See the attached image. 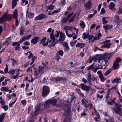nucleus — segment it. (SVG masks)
I'll list each match as a JSON object with an SVG mask.
<instances>
[{"mask_svg":"<svg viewBox=\"0 0 122 122\" xmlns=\"http://www.w3.org/2000/svg\"><path fill=\"white\" fill-rule=\"evenodd\" d=\"M80 86L81 87V88L83 90H85L87 92H89L90 91V87H89L83 84H81Z\"/></svg>","mask_w":122,"mask_h":122,"instance_id":"nucleus-13","label":"nucleus"},{"mask_svg":"<svg viewBox=\"0 0 122 122\" xmlns=\"http://www.w3.org/2000/svg\"><path fill=\"white\" fill-rule=\"evenodd\" d=\"M2 107L3 108L5 111H6L8 109V106L5 105Z\"/></svg>","mask_w":122,"mask_h":122,"instance_id":"nucleus-48","label":"nucleus"},{"mask_svg":"<svg viewBox=\"0 0 122 122\" xmlns=\"http://www.w3.org/2000/svg\"><path fill=\"white\" fill-rule=\"evenodd\" d=\"M8 80L7 79H5V80L1 84V85L2 86H6L7 85V81H8Z\"/></svg>","mask_w":122,"mask_h":122,"instance_id":"nucleus-47","label":"nucleus"},{"mask_svg":"<svg viewBox=\"0 0 122 122\" xmlns=\"http://www.w3.org/2000/svg\"><path fill=\"white\" fill-rule=\"evenodd\" d=\"M39 111V109H37L35 111V112H32V116H36V115L38 113L37 112Z\"/></svg>","mask_w":122,"mask_h":122,"instance_id":"nucleus-52","label":"nucleus"},{"mask_svg":"<svg viewBox=\"0 0 122 122\" xmlns=\"http://www.w3.org/2000/svg\"><path fill=\"white\" fill-rule=\"evenodd\" d=\"M46 17L45 15L42 14H41L36 16L35 18V20H42L43 18Z\"/></svg>","mask_w":122,"mask_h":122,"instance_id":"nucleus-15","label":"nucleus"},{"mask_svg":"<svg viewBox=\"0 0 122 122\" xmlns=\"http://www.w3.org/2000/svg\"><path fill=\"white\" fill-rule=\"evenodd\" d=\"M105 12V10L103 8H102L101 10V14H104Z\"/></svg>","mask_w":122,"mask_h":122,"instance_id":"nucleus-56","label":"nucleus"},{"mask_svg":"<svg viewBox=\"0 0 122 122\" xmlns=\"http://www.w3.org/2000/svg\"><path fill=\"white\" fill-rule=\"evenodd\" d=\"M93 77H94V76L89 74L87 75V77L86 78L88 83L90 85H92L91 81L92 80V79L93 78Z\"/></svg>","mask_w":122,"mask_h":122,"instance_id":"nucleus-17","label":"nucleus"},{"mask_svg":"<svg viewBox=\"0 0 122 122\" xmlns=\"http://www.w3.org/2000/svg\"><path fill=\"white\" fill-rule=\"evenodd\" d=\"M115 107L117 110H115V112L117 114H120V113H121L122 112V110L121 109V105L116 104Z\"/></svg>","mask_w":122,"mask_h":122,"instance_id":"nucleus-9","label":"nucleus"},{"mask_svg":"<svg viewBox=\"0 0 122 122\" xmlns=\"http://www.w3.org/2000/svg\"><path fill=\"white\" fill-rule=\"evenodd\" d=\"M17 99V98H16V100L14 102H13L12 103H10L9 104V107H11L12 105L14 104L16 102Z\"/></svg>","mask_w":122,"mask_h":122,"instance_id":"nucleus-55","label":"nucleus"},{"mask_svg":"<svg viewBox=\"0 0 122 122\" xmlns=\"http://www.w3.org/2000/svg\"><path fill=\"white\" fill-rule=\"evenodd\" d=\"M102 67L101 65H98V66L95 67L94 68L92 69V71L96 73L97 70L99 69H102Z\"/></svg>","mask_w":122,"mask_h":122,"instance_id":"nucleus-19","label":"nucleus"},{"mask_svg":"<svg viewBox=\"0 0 122 122\" xmlns=\"http://www.w3.org/2000/svg\"><path fill=\"white\" fill-rule=\"evenodd\" d=\"M105 18L103 17L102 18V20L103 22V24H106L107 23L108 21L106 20V18Z\"/></svg>","mask_w":122,"mask_h":122,"instance_id":"nucleus-46","label":"nucleus"},{"mask_svg":"<svg viewBox=\"0 0 122 122\" xmlns=\"http://www.w3.org/2000/svg\"><path fill=\"white\" fill-rule=\"evenodd\" d=\"M80 25L82 29H84L85 28L84 23L83 21H81L80 23Z\"/></svg>","mask_w":122,"mask_h":122,"instance_id":"nucleus-42","label":"nucleus"},{"mask_svg":"<svg viewBox=\"0 0 122 122\" xmlns=\"http://www.w3.org/2000/svg\"><path fill=\"white\" fill-rule=\"evenodd\" d=\"M94 113L97 116V117L95 118V119L96 120V121H97V119L99 118V113L97 111L95 110H94Z\"/></svg>","mask_w":122,"mask_h":122,"instance_id":"nucleus-38","label":"nucleus"},{"mask_svg":"<svg viewBox=\"0 0 122 122\" xmlns=\"http://www.w3.org/2000/svg\"><path fill=\"white\" fill-rule=\"evenodd\" d=\"M97 74L99 75V77L102 81L104 82L106 80V78L104 77L103 76L101 71H98L97 72Z\"/></svg>","mask_w":122,"mask_h":122,"instance_id":"nucleus-11","label":"nucleus"},{"mask_svg":"<svg viewBox=\"0 0 122 122\" xmlns=\"http://www.w3.org/2000/svg\"><path fill=\"white\" fill-rule=\"evenodd\" d=\"M66 36L64 33L61 32L60 34L59 40L60 41H63L65 40Z\"/></svg>","mask_w":122,"mask_h":122,"instance_id":"nucleus-16","label":"nucleus"},{"mask_svg":"<svg viewBox=\"0 0 122 122\" xmlns=\"http://www.w3.org/2000/svg\"><path fill=\"white\" fill-rule=\"evenodd\" d=\"M122 13V9H121L120 8L119 9V10L117 12V13L120 14Z\"/></svg>","mask_w":122,"mask_h":122,"instance_id":"nucleus-63","label":"nucleus"},{"mask_svg":"<svg viewBox=\"0 0 122 122\" xmlns=\"http://www.w3.org/2000/svg\"><path fill=\"white\" fill-rule=\"evenodd\" d=\"M6 113H3L0 115V122H2L4 117Z\"/></svg>","mask_w":122,"mask_h":122,"instance_id":"nucleus-28","label":"nucleus"},{"mask_svg":"<svg viewBox=\"0 0 122 122\" xmlns=\"http://www.w3.org/2000/svg\"><path fill=\"white\" fill-rule=\"evenodd\" d=\"M103 27L105 29V32H107L108 30L111 29L112 28V26L111 25L105 24L103 25Z\"/></svg>","mask_w":122,"mask_h":122,"instance_id":"nucleus-14","label":"nucleus"},{"mask_svg":"<svg viewBox=\"0 0 122 122\" xmlns=\"http://www.w3.org/2000/svg\"><path fill=\"white\" fill-rule=\"evenodd\" d=\"M47 38L46 37H44L41 40V43H42V44L43 46H47L48 43V40H47V41L46 43H44L45 41L46 40Z\"/></svg>","mask_w":122,"mask_h":122,"instance_id":"nucleus-21","label":"nucleus"},{"mask_svg":"<svg viewBox=\"0 0 122 122\" xmlns=\"http://www.w3.org/2000/svg\"><path fill=\"white\" fill-rule=\"evenodd\" d=\"M94 65V64H92V65L88 67L87 68V70H89L91 69L92 71V69L93 68H94V67H93V66Z\"/></svg>","mask_w":122,"mask_h":122,"instance_id":"nucleus-43","label":"nucleus"},{"mask_svg":"<svg viewBox=\"0 0 122 122\" xmlns=\"http://www.w3.org/2000/svg\"><path fill=\"white\" fill-rule=\"evenodd\" d=\"M43 66L41 65L39 66L38 71H35L34 75L36 76H41L44 71Z\"/></svg>","mask_w":122,"mask_h":122,"instance_id":"nucleus-6","label":"nucleus"},{"mask_svg":"<svg viewBox=\"0 0 122 122\" xmlns=\"http://www.w3.org/2000/svg\"><path fill=\"white\" fill-rule=\"evenodd\" d=\"M19 41L15 42L12 44L13 46H15V50H18L20 48V45L19 44Z\"/></svg>","mask_w":122,"mask_h":122,"instance_id":"nucleus-27","label":"nucleus"},{"mask_svg":"<svg viewBox=\"0 0 122 122\" xmlns=\"http://www.w3.org/2000/svg\"><path fill=\"white\" fill-rule=\"evenodd\" d=\"M2 91L7 92L8 91L9 88L7 87H3L0 88Z\"/></svg>","mask_w":122,"mask_h":122,"instance_id":"nucleus-35","label":"nucleus"},{"mask_svg":"<svg viewBox=\"0 0 122 122\" xmlns=\"http://www.w3.org/2000/svg\"><path fill=\"white\" fill-rule=\"evenodd\" d=\"M19 0H12V8L13 9L17 5V1Z\"/></svg>","mask_w":122,"mask_h":122,"instance_id":"nucleus-29","label":"nucleus"},{"mask_svg":"<svg viewBox=\"0 0 122 122\" xmlns=\"http://www.w3.org/2000/svg\"><path fill=\"white\" fill-rule=\"evenodd\" d=\"M111 70H108L107 71L104 73V75L105 76H107L111 72Z\"/></svg>","mask_w":122,"mask_h":122,"instance_id":"nucleus-45","label":"nucleus"},{"mask_svg":"<svg viewBox=\"0 0 122 122\" xmlns=\"http://www.w3.org/2000/svg\"><path fill=\"white\" fill-rule=\"evenodd\" d=\"M53 31H52V32L50 34L51 40H49V39H48V45L49 47L50 48L55 45L56 44H57L58 41V40H56L55 37L53 35Z\"/></svg>","mask_w":122,"mask_h":122,"instance_id":"nucleus-2","label":"nucleus"},{"mask_svg":"<svg viewBox=\"0 0 122 122\" xmlns=\"http://www.w3.org/2000/svg\"><path fill=\"white\" fill-rule=\"evenodd\" d=\"M89 35L88 33L86 34L85 33H84L83 34L82 38L83 40H85L88 37Z\"/></svg>","mask_w":122,"mask_h":122,"instance_id":"nucleus-39","label":"nucleus"},{"mask_svg":"<svg viewBox=\"0 0 122 122\" xmlns=\"http://www.w3.org/2000/svg\"><path fill=\"white\" fill-rule=\"evenodd\" d=\"M94 15L93 14H90L88 15L87 18L90 19L92 18Z\"/></svg>","mask_w":122,"mask_h":122,"instance_id":"nucleus-64","label":"nucleus"},{"mask_svg":"<svg viewBox=\"0 0 122 122\" xmlns=\"http://www.w3.org/2000/svg\"><path fill=\"white\" fill-rule=\"evenodd\" d=\"M25 3V5H26L28 4V2L26 0H22V4Z\"/></svg>","mask_w":122,"mask_h":122,"instance_id":"nucleus-59","label":"nucleus"},{"mask_svg":"<svg viewBox=\"0 0 122 122\" xmlns=\"http://www.w3.org/2000/svg\"><path fill=\"white\" fill-rule=\"evenodd\" d=\"M81 96L83 98V99H82L81 100V102L83 104V105H84V106L86 108H87V104H86L85 103H84V101H86L87 102H88V101H86V100L84 98V97H85L84 96L83 94L82 93H81Z\"/></svg>","mask_w":122,"mask_h":122,"instance_id":"nucleus-18","label":"nucleus"},{"mask_svg":"<svg viewBox=\"0 0 122 122\" xmlns=\"http://www.w3.org/2000/svg\"><path fill=\"white\" fill-rule=\"evenodd\" d=\"M66 79V78H64L57 77H56L55 81L58 82L61 81L65 80Z\"/></svg>","mask_w":122,"mask_h":122,"instance_id":"nucleus-30","label":"nucleus"},{"mask_svg":"<svg viewBox=\"0 0 122 122\" xmlns=\"http://www.w3.org/2000/svg\"><path fill=\"white\" fill-rule=\"evenodd\" d=\"M27 40L26 37H22L20 39V40L19 41V43H21L23 41Z\"/></svg>","mask_w":122,"mask_h":122,"instance_id":"nucleus-36","label":"nucleus"},{"mask_svg":"<svg viewBox=\"0 0 122 122\" xmlns=\"http://www.w3.org/2000/svg\"><path fill=\"white\" fill-rule=\"evenodd\" d=\"M64 29L65 30L66 34L68 37L71 38L72 37L73 40L76 39L78 32V29L71 26H65Z\"/></svg>","mask_w":122,"mask_h":122,"instance_id":"nucleus-1","label":"nucleus"},{"mask_svg":"<svg viewBox=\"0 0 122 122\" xmlns=\"http://www.w3.org/2000/svg\"><path fill=\"white\" fill-rule=\"evenodd\" d=\"M92 2L90 1H88L84 5V6L86 10H89L92 8Z\"/></svg>","mask_w":122,"mask_h":122,"instance_id":"nucleus-10","label":"nucleus"},{"mask_svg":"<svg viewBox=\"0 0 122 122\" xmlns=\"http://www.w3.org/2000/svg\"><path fill=\"white\" fill-rule=\"evenodd\" d=\"M101 36L102 35L100 33L97 34L96 35V37L94 38L93 39V40L91 41L92 42H94L95 40H98L100 39V38L101 37Z\"/></svg>","mask_w":122,"mask_h":122,"instance_id":"nucleus-26","label":"nucleus"},{"mask_svg":"<svg viewBox=\"0 0 122 122\" xmlns=\"http://www.w3.org/2000/svg\"><path fill=\"white\" fill-rule=\"evenodd\" d=\"M112 56V54L110 53H104L102 54V57L105 62V64L104 65V66H106L108 65V61L105 59H109Z\"/></svg>","mask_w":122,"mask_h":122,"instance_id":"nucleus-4","label":"nucleus"},{"mask_svg":"<svg viewBox=\"0 0 122 122\" xmlns=\"http://www.w3.org/2000/svg\"><path fill=\"white\" fill-rule=\"evenodd\" d=\"M26 15L27 17L31 19L34 17V14L33 13H31L30 12H27L26 13Z\"/></svg>","mask_w":122,"mask_h":122,"instance_id":"nucleus-23","label":"nucleus"},{"mask_svg":"<svg viewBox=\"0 0 122 122\" xmlns=\"http://www.w3.org/2000/svg\"><path fill=\"white\" fill-rule=\"evenodd\" d=\"M68 19L66 17H63L61 20V24L65 23L67 21Z\"/></svg>","mask_w":122,"mask_h":122,"instance_id":"nucleus-31","label":"nucleus"},{"mask_svg":"<svg viewBox=\"0 0 122 122\" xmlns=\"http://www.w3.org/2000/svg\"><path fill=\"white\" fill-rule=\"evenodd\" d=\"M48 101H50V103L54 105H55L56 104V100L55 99H48Z\"/></svg>","mask_w":122,"mask_h":122,"instance_id":"nucleus-24","label":"nucleus"},{"mask_svg":"<svg viewBox=\"0 0 122 122\" xmlns=\"http://www.w3.org/2000/svg\"><path fill=\"white\" fill-rule=\"evenodd\" d=\"M13 15L14 18L15 19H17L18 13L17 10V9H15L14 10L13 12Z\"/></svg>","mask_w":122,"mask_h":122,"instance_id":"nucleus-25","label":"nucleus"},{"mask_svg":"<svg viewBox=\"0 0 122 122\" xmlns=\"http://www.w3.org/2000/svg\"><path fill=\"white\" fill-rule=\"evenodd\" d=\"M76 15V14H74L72 17L69 20V22H72L74 20V18Z\"/></svg>","mask_w":122,"mask_h":122,"instance_id":"nucleus-44","label":"nucleus"},{"mask_svg":"<svg viewBox=\"0 0 122 122\" xmlns=\"http://www.w3.org/2000/svg\"><path fill=\"white\" fill-rule=\"evenodd\" d=\"M119 17L117 15L115 16L114 22L116 23H117L119 21Z\"/></svg>","mask_w":122,"mask_h":122,"instance_id":"nucleus-40","label":"nucleus"},{"mask_svg":"<svg viewBox=\"0 0 122 122\" xmlns=\"http://www.w3.org/2000/svg\"><path fill=\"white\" fill-rule=\"evenodd\" d=\"M25 29L24 27H22L20 29V34L21 36H22L25 32Z\"/></svg>","mask_w":122,"mask_h":122,"instance_id":"nucleus-41","label":"nucleus"},{"mask_svg":"<svg viewBox=\"0 0 122 122\" xmlns=\"http://www.w3.org/2000/svg\"><path fill=\"white\" fill-rule=\"evenodd\" d=\"M20 71V70L19 69H18L17 70V71H16V73H17L16 75L12 76L11 77L13 79H15L18 76L19 71Z\"/></svg>","mask_w":122,"mask_h":122,"instance_id":"nucleus-33","label":"nucleus"},{"mask_svg":"<svg viewBox=\"0 0 122 122\" xmlns=\"http://www.w3.org/2000/svg\"><path fill=\"white\" fill-rule=\"evenodd\" d=\"M53 4H52V3L49 6H47V10L46 11V12L48 11V10H52L54 9L55 6L52 5Z\"/></svg>","mask_w":122,"mask_h":122,"instance_id":"nucleus-34","label":"nucleus"},{"mask_svg":"<svg viewBox=\"0 0 122 122\" xmlns=\"http://www.w3.org/2000/svg\"><path fill=\"white\" fill-rule=\"evenodd\" d=\"M108 7L109 9L112 11H115L116 10V9L115 8V5L113 2H111L108 5Z\"/></svg>","mask_w":122,"mask_h":122,"instance_id":"nucleus-12","label":"nucleus"},{"mask_svg":"<svg viewBox=\"0 0 122 122\" xmlns=\"http://www.w3.org/2000/svg\"><path fill=\"white\" fill-rule=\"evenodd\" d=\"M50 102V101H48V100L45 103L44 107L45 108H47L49 107Z\"/></svg>","mask_w":122,"mask_h":122,"instance_id":"nucleus-32","label":"nucleus"},{"mask_svg":"<svg viewBox=\"0 0 122 122\" xmlns=\"http://www.w3.org/2000/svg\"><path fill=\"white\" fill-rule=\"evenodd\" d=\"M58 53L61 56H62L63 54V52L61 50H59L58 51Z\"/></svg>","mask_w":122,"mask_h":122,"instance_id":"nucleus-54","label":"nucleus"},{"mask_svg":"<svg viewBox=\"0 0 122 122\" xmlns=\"http://www.w3.org/2000/svg\"><path fill=\"white\" fill-rule=\"evenodd\" d=\"M39 39V37H35L31 40V43L33 44H36L37 43L38 41V40Z\"/></svg>","mask_w":122,"mask_h":122,"instance_id":"nucleus-22","label":"nucleus"},{"mask_svg":"<svg viewBox=\"0 0 122 122\" xmlns=\"http://www.w3.org/2000/svg\"><path fill=\"white\" fill-rule=\"evenodd\" d=\"M8 11H7L5 14L0 18V23L4 22L7 20H9V21L11 20L12 16L11 14H8Z\"/></svg>","mask_w":122,"mask_h":122,"instance_id":"nucleus-3","label":"nucleus"},{"mask_svg":"<svg viewBox=\"0 0 122 122\" xmlns=\"http://www.w3.org/2000/svg\"><path fill=\"white\" fill-rule=\"evenodd\" d=\"M94 37V36H93L92 35H89L88 36V39H89V42H90L91 41H91H92L93 40H91H91L92 39V38H93Z\"/></svg>","mask_w":122,"mask_h":122,"instance_id":"nucleus-53","label":"nucleus"},{"mask_svg":"<svg viewBox=\"0 0 122 122\" xmlns=\"http://www.w3.org/2000/svg\"><path fill=\"white\" fill-rule=\"evenodd\" d=\"M55 32L56 33L55 34V37H56V38L58 37L60 34L59 31H56Z\"/></svg>","mask_w":122,"mask_h":122,"instance_id":"nucleus-51","label":"nucleus"},{"mask_svg":"<svg viewBox=\"0 0 122 122\" xmlns=\"http://www.w3.org/2000/svg\"><path fill=\"white\" fill-rule=\"evenodd\" d=\"M82 81L85 84L86 83L88 82V81L84 78H82Z\"/></svg>","mask_w":122,"mask_h":122,"instance_id":"nucleus-60","label":"nucleus"},{"mask_svg":"<svg viewBox=\"0 0 122 122\" xmlns=\"http://www.w3.org/2000/svg\"><path fill=\"white\" fill-rule=\"evenodd\" d=\"M85 44L84 43L77 42L76 45V47H80V48H83L85 46Z\"/></svg>","mask_w":122,"mask_h":122,"instance_id":"nucleus-20","label":"nucleus"},{"mask_svg":"<svg viewBox=\"0 0 122 122\" xmlns=\"http://www.w3.org/2000/svg\"><path fill=\"white\" fill-rule=\"evenodd\" d=\"M36 59V57L33 56V57H32L31 58V60L32 62H34L35 61V60Z\"/></svg>","mask_w":122,"mask_h":122,"instance_id":"nucleus-62","label":"nucleus"},{"mask_svg":"<svg viewBox=\"0 0 122 122\" xmlns=\"http://www.w3.org/2000/svg\"><path fill=\"white\" fill-rule=\"evenodd\" d=\"M50 89L49 87L47 86H44L43 87L42 94L43 97H46L49 93Z\"/></svg>","mask_w":122,"mask_h":122,"instance_id":"nucleus-7","label":"nucleus"},{"mask_svg":"<svg viewBox=\"0 0 122 122\" xmlns=\"http://www.w3.org/2000/svg\"><path fill=\"white\" fill-rule=\"evenodd\" d=\"M13 61V62H14V64H15L17 65H18V62H17V61L15 60L14 59H11Z\"/></svg>","mask_w":122,"mask_h":122,"instance_id":"nucleus-61","label":"nucleus"},{"mask_svg":"<svg viewBox=\"0 0 122 122\" xmlns=\"http://www.w3.org/2000/svg\"><path fill=\"white\" fill-rule=\"evenodd\" d=\"M65 0H63V1L61 2L60 4L59 5L63 6L65 3Z\"/></svg>","mask_w":122,"mask_h":122,"instance_id":"nucleus-57","label":"nucleus"},{"mask_svg":"<svg viewBox=\"0 0 122 122\" xmlns=\"http://www.w3.org/2000/svg\"><path fill=\"white\" fill-rule=\"evenodd\" d=\"M110 42V40H108L105 41L103 43V44H104V45L101 46V47L102 48H105L107 49L109 48L110 47L111 45L112 44V43L108 44Z\"/></svg>","mask_w":122,"mask_h":122,"instance_id":"nucleus-8","label":"nucleus"},{"mask_svg":"<svg viewBox=\"0 0 122 122\" xmlns=\"http://www.w3.org/2000/svg\"><path fill=\"white\" fill-rule=\"evenodd\" d=\"M60 10L61 9H59L55 10L52 12V14H53L56 13H57L60 11Z\"/></svg>","mask_w":122,"mask_h":122,"instance_id":"nucleus-50","label":"nucleus"},{"mask_svg":"<svg viewBox=\"0 0 122 122\" xmlns=\"http://www.w3.org/2000/svg\"><path fill=\"white\" fill-rule=\"evenodd\" d=\"M121 61V59L119 58H117L114 61L112 67L114 70L118 69L119 67V63Z\"/></svg>","mask_w":122,"mask_h":122,"instance_id":"nucleus-5","label":"nucleus"},{"mask_svg":"<svg viewBox=\"0 0 122 122\" xmlns=\"http://www.w3.org/2000/svg\"><path fill=\"white\" fill-rule=\"evenodd\" d=\"M120 80V79L118 78L117 77L114 80H113L112 81V83H115L116 82L118 84L119 83V81Z\"/></svg>","mask_w":122,"mask_h":122,"instance_id":"nucleus-37","label":"nucleus"},{"mask_svg":"<svg viewBox=\"0 0 122 122\" xmlns=\"http://www.w3.org/2000/svg\"><path fill=\"white\" fill-rule=\"evenodd\" d=\"M21 103L23 105H25L26 104V102L25 100H22L21 101Z\"/></svg>","mask_w":122,"mask_h":122,"instance_id":"nucleus-58","label":"nucleus"},{"mask_svg":"<svg viewBox=\"0 0 122 122\" xmlns=\"http://www.w3.org/2000/svg\"><path fill=\"white\" fill-rule=\"evenodd\" d=\"M63 45L67 49H69V47L67 43L64 42L63 43Z\"/></svg>","mask_w":122,"mask_h":122,"instance_id":"nucleus-49","label":"nucleus"}]
</instances>
